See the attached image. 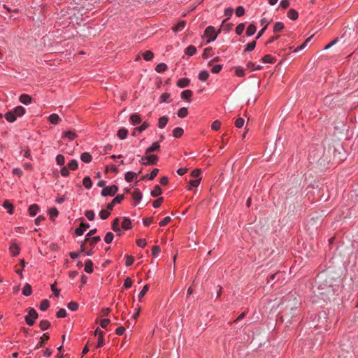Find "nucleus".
Returning <instances> with one entry per match:
<instances>
[{"instance_id":"obj_56","label":"nucleus","mask_w":358,"mask_h":358,"mask_svg":"<svg viewBox=\"0 0 358 358\" xmlns=\"http://www.w3.org/2000/svg\"><path fill=\"white\" fill-rule=\"evenodd\" d=\"M245 29V24L243 23H240L236 28V33L238 35H241Z\"/></svg>"},{"instance_id":"obj_26","label":"nucleus","mask_w":358,"mask_h":358,"mask_svg":"<svg viewBox=\"0 0 358 358\" xmlns=\"http://www.w3.org/2000/svg\"><path fill=\"white\" fill-rule=\"evenodd\" d=\"M80 159L83 162L90 163L92 161V156L89 152H83L80 156Z\"/></svg>"},{"instance_id":"obj_2","label":"nucleus","mask_w":358,"mask_h":358,"mask_svg":"<svg viewBox=\"0 0 358 358\" xmlns=\"http://www.w3.org/2000/svg\"><path fill=\"white\" fill-rule=\"evenodd\" d=\"M158 157L155 155H145V157L141 158V163L143 165H155L157 163Z\"/></svg>"},{"instance_id":"obj_41","label":"nucleus","mask_w":358,"mask_h":358,"mask_svg":"<svg viewBox=\"0 0 358 358\" xmlns=\"http://www.w3.org/2000/svg\"><path fill=\"white\" fill-rule=\"evenodd\" d=\"M167 69V66L164 63H160L158 65H157L155 68V71L158 73H162L164 72Z\"/></svg>"},{"instance_id":"obj_1","label":"nucleus","mask_w":358,"mask_h":358,"mask_svg":"<svg viewBox=\"0 0 358 358\" xmlns=\"http://www.w3.org/2000/svg\"><path fill=\"white\" fill-rule=\"evenodd\" d=\"M38 316V315L35 309L29 308L28 309V314L24 317L26 323L29 326H32L34 324V320L37 319Z\"/></svg>"},{"instance_id":"obj_55","label":"nucleus","mask_w":358,"mask_h":358,"mask_svg":"<svg viewBox=\"0 0 358 358\" xmlns=\"http://www.w3.org/2000/svg\"><path fill=\"white\" fill-rule=\"evenodd\" d=\"M220 127H221V122L219 120H215L211 124L212 129H213L215 131H218L220 129Z\"/></svg>"},{"instance_id":"obj_4","label":"nucleus","mask_w":358,"mask_h":358,"mask_svg":"<svg viewBox=\"0 0 358 358\" xmlns=\"http://www.w3.org/2000/svg\"><path fill=\"white\" fill-rule=\"evenodd\" d=\"M117 190H118L117 186L114 185L109 186V187H106L102 189L101 195L103 196H114L115 194V193L117 192Z\"/></svg>"},{"instance_id":"obj_9","label":"nucleus","mask_w":358,"mask_h":358,"mask_svg":"<svg viewBox=\"0 0 358 358\" xmlns=\"http://www.w3.org/2000/svg\"><path fill=\"white\" fill-rule=\"evenodd\" d=\"M129 120L133 125H136L141 122V117L136 113L131 115Z\"/></svg>"},{"instance_id":"obj_14","label":"nucleus","mask_w":358,"mask_h":358,"mask_svg":"<svg viewBox=\"0 0 358 358\" xmlns=\"http://www.w3.org/2000/svg\"><path fill=\"white\" fill-rule=\"evenodd\" d=\"M62 137L66 138L69 140L72 141L77 137V134H76L75 131L70 130V131H67L64 132L63 134Z\"/></svg>"},{"instance_id":"obj_39","label":"nucleus","mask_w":358,"mask_h":358,"mask_svg":"<svg viewBox=\"0 0 358 358\" xmlns=\"http://www.w3.org/2000/svg\"><path fill=\"white\" fill-rule=\"evenodd\" d=\"M112 229L114 231L118 232L119 235H120V229L119 227V220L117 218L115 219L112 224Z\"/></svg>"},{"instance_id":"obj_64","label":"nucleus","mask_w":358,"mask_h":358,"mask_svg":"<svg viewBox=\"0 0 358 358\" xmlns=\"http://www.w3.org/2000/svg\"><path fill=\"white\" fill-rule=\"evenodd\" d=\"M132 285V280L130 278H127L124 280L123 287L126 289H129Z\"/></svg>"},{"instance_id":"obj_12","label":"nucleus","mask_w":358,"mask_h":358,"mask_svg":"<svg viewBox=\"0 0 358 358\" xmlns=\"http://www.w3.org/2000/svg\"><path fill=\"white\" fill-rule=\"evenodd\" d=\"M6 120L9 122H13L16 120V115L14 114L13 110L8 111L4 115Z\"/></svg>"},{"instance_id":"obj_25","label":"nucleus","mask_w":358,"mask_h":358,"mask_svg":"<svg viewBox=\"0 0 358 358\" xmlns=\"http://www.w3.org/2000/svg\"><path fill=\"white\" fill-rule=\"evenodd\" d=\"M122 227L125 229L128 230L131 228V222L129 219L124 217L122 222Z\"/></svg>"},{"instance_id":"obj_11","label":"nucleus","mask_w":358,"mask_h":358,"mask_svg":"<svg viewBox=\"0 0 358 358\" xmlns=\"http://www.w3.org/2000/svg\"><path fill=\"white\" fill-rule=\"evenodd\" d=\"M190 80L188 78H180L177 82V85L180 88L187 87L189 84Z\"/></svg>"},{"instance_id":"obj_46","label":"nucleus","mask_w":358,"mask_h":358,"mask_svg":"<svg viewBox=\"0 0 358 358\" xmlns=\"http://www.w3.org/2000/svg\"><path fill=\"white\" fill-rule=\"evenodd\" d=\"M68 168L71 170H76L78 168V162L76 159H72L68 163Z\"/></svg>"},{"instance_id":"obj_21","label":"nucleus","mask_w":358,"mask_h":358,"mask_svg":"<svg viewBox=\"0 0 358 358\" xmlns=\"http://www.w3.org/2000/svg\"><path fill=\"white\" fill-rule=\"evenodd\" d=\"M127 134H128V130L125 128L120 129L117 134V136L120 139H125L127 136Z\"/></svg>"},{"instance_id":"obj_15","label":"nucleus","mask_w":358,"mask_h":358,"mask_svg":"<svg viewBox=\"0 0 358 358\" xmlns=\"http://www.w3.org/2000/svg\"><path fill=\"white\" fill-rule=\"evenodd\" d=\"M50 338L49 335L48 334H44L41 338H40V342L36 345V348L38 349L42 348L44 345V343L45 341H47Z\"/></svg>"},{"instance_id":"obj_63","label":"nucleus","mask_w":358,"mask_h":358,"mask_svg":"<svg viewBox=\"0 0 358 358\" xmlns=\"http://www.w3.org/2000/svg\"><path fill=\"white\" fill-rule=\"evenodd\" d=\"M244 122H245L244 119H243L241 117H238L235 122V125L238 128H241L243 126Z\"/></svg>"},{"instance_id":"obj_50","label":"nucleus","mask_w":358,"mask_h":358,"mask_svg":"<svg viewBox=\"0 0 358 358\" xmlns=\"http://www.w3.org/2000/svg\"><path fill=\"white\" fill-rule=\"evenodd\" d=\"M67 306L71 310L76 311L78 308V303L76 301H71Z\"/></svg>"},{"instance_id":"obj_54","label":"nucleus","mask_w":358,"mask_h":358,"mask_svg":"<svg viewBox=\"0 0 358 358\" xmlns=\"http://www.w3.org/2000/svg\"><path fill=\"white\" fill-rule=\"evenodd\" d=\"M262 60L264 63H270L272 64L274 62L275 59L271 55H266L263 58Z\"/></svg>"},{"instance_id":"obj_22","label":"nucleus","mask_w":358,"mask_h":358,"mask_svg":"<svg viewBox=\"0 0 358 358\" xmlns=\"http://www.w3.org/2000/svg\"><path fill=\"white\" fill-rule=\"evenodd\" d=\"M298 16V12L294 9H289L287 12V17L292 20H296Z\"/></svg>"},{"instance_id":"obj_47","label":"nucleus","mask_w":358,"mask_h":358,"mask_svg":"<svg viewBox=\"0 0 358 358\" xmlns=\"http://www.w3.org/2000/svg\"><path fill=\"white\" fill-rule=\"evenodd\" d=\"M227 20H224L222 21L220 29L218 32H220L221 29H225L226 31H229L232 27V24H226Z\"/></svg>"},{"instance_id":"obj_7","label":"nucleus","mask_w":358,"mask_h":358,"mask_svg":"<svg viewBox=\"0 0 358 358\" xmlns=\"http://www.w3.org/2000/svg\"><path fill=\"white\" fill-rule=\"evenodd\" d=\"M90 225L87 223H81L80 227L77 228L75 233L77 236H81L84 231L89 228Z\"/></svg>"},{"instance_id":"obj_59","label":"nucleus","mask_w":358,"mask_h":358,"mask_svg":"<svg viewBox=\"0 0 358 358\" xmlns=\"http://www.w3.org/2000/svg\"><path fill=\"white\" fill-rule=\"evenodd\" d=\"M245 13V10H244V8L241 6H238L236 9V15L238 16V17H241V16H243Z\"/></svg>"},{"instance_id":"obj_57","label":"nucleus","mask_w":358,"mask_h":358,"mask_svg":"<svg viewBox=\"0 0 358 358\" xmlns=\"http://www.w3.org/2000/svg\"><path fill=\"white\" fill-rule=\"evenodd\" d=\"M66 315V311L64 308H60L56 313V316L58 318L65 317Z\"/></svg>"},{"instance_id":"obj_52","label":"nucleus","mask_w":358,"mask_h":358,"mask_svg":"<svg viewBox=\"0 0 358 358\" xmlns=\"http://www.w3.org/2000/svg\"><path fill=\"white\" fill-rule=\"evenodd\" d=\"M113 234L112 232H108L104 238V241L106 243H110L113 240Z\"/></svg>"},{"instance_id":"obj_33","label":"nucleus","mask_w":358,"mask_h":358,"mask_svg":"<svg viewBox=\"0 0 358 358\" xmlns=\"http://www.w3.org/2000/svg\"><path fill=\"white\" fill-rule=\"evenodd\" d=\"M137 176V173L132 172V171H128L125 174V180L127 182H131L133 179Z\"/></svg>"},{"instance_id":"obj_19","label":"nucleus","mask_w":358,"mask_h":358,"mask_svg":"<svg viewBox=\"0 0 358 358\" xmlns=\"http://www.w3.org/2000/svg\"><path fill=\"white\" fill-rule=\"evenodd\" d=\"M169 118L166 116L161 117L158 120V127L160 129H163L165 127L166 124L168 123Z\"/></svg>"},{"instance_id":"obj_8","label":"nucleus","mask_w":358,"mask_h":358,"mask_svg":"<svg viewBox=\"0 0 358 358\" xmlns=\"http://www.w3.org/2000/svg\"><path fill=\"white\" fill-rule=\"evenodd\" d=\"M19 99L22 103L25 105H28L31 102V97L27 94H21Z\"/></svg>"},{"instance_id":"obj_60","label":"nucleus","mask_w":358,"mask_h":358,"mask_svg":"<svg viewBox=\"0 0 358 358\" xmlns=\"http://www.w3.org/2000/svg\"><path fill=\"white\" fill-rule=\"evenodd\" d=\"M56 161H57V163L59 164V165H64V163H65V159H64V157L62 155H58L57 157H56Z\"/></svg>"},{"instance_id":"obj_29","label":"nucleus","mask_w":358,"mask_h":358,"mask_svg":"<svg viewBox=\"0 0 358 358\" xmlns=\"http://www.w3.org/2000/svg\"><path fill=\"white\" fill-rule=\"evenodd\" d=\"M3 206L4 208L8 210V213L9 214H13V206L10 202H9L8 200L4 201V202L3 203Z\"/></svg>"},{"instance_id":"obj_6","label":"nucleus","mask_w":358,"mask_h":358,"mask_svg":"<svg viewBox=\"0 0 358 358\" xmlns=\"http://www.w3.org/2000/svg\"><path fill=\"white\" fill-rule=\"evenodd\" d=\"M270 21H268L266 18L264 17L261 20V24L264 25L263 29H261L256 36V39H259L264 33L268 25L269 24Z\"/></svg>"},{"instance_id":"obj_13","label":"nucleus","mask_w":358,"mask_h":358,"mask_svg":"<svg viewBox=\"0 0 358 358\" xmlns=\"http://www.w3.org/2000/svg\"><path fill=\"white\" fill-rule=\"evenodd\" d=\"M15 115H16L17 117H21L25 113V109L24 107L19 106L14 108L13 110Z\"/></svg>"},{"instance_id":"obj_34","label":"nucleus","mask_w":358,"mask_h":358,"mask_svg":"<svg viewBox=\"0 0 358 358\" xmlns=\"http://www.w3.org/2000/svg\"><path fill=\"white\" fill-rule=\"evenodd\" d=\"M256 29H257L256 26L253 24H251L247 28L246 34L249 36H252L255 33Z\"/></svg>"},{"instance_id":"obj_20","label":"nucleus","mask_w":358,"mask_h":358,"mask_svg":"<svg viewBox=\"0 0 358 358\" xmlns=\"http://www.w3.org/2000/svg\"><path fill=\"white\" fill-rule=\"evenodd\" d=\"M39 210V207L36 204H32L29 207V213L31 216H35Z\"/></svg>"},{"instance_id":"obj_23","label":"nucleus","mask_w":358,"mask_h":358,"mask_svg":"<svg viewBox=\"0 0 358 358\" xmlns=\"http://www.w3.org/2000/svg\"><path fill=\"white\" fill-rule=\"evenodd\" d=\"M85 271L88 273H91L93 272V263L91 260L88 259L86 262H85Z\"/></svg>"},{"instance_id":"obj_45","label":"nucleus","mask_w":358,"mask_h":358,"mask_svg":"<svg viewBox=\"0 0 358 358\" xmlns=\"http://www.w3.org/2000/svg\"><path fill=\"white\" fill-rule=\"evenodd\" d=\"M188 111L187 108H181L178 112V115L179 117L183 118L185 117L187 115Z\"/></svg>"},{"instance_id":"obj_30","label":"nucleus","mask_w":358,"mask_h":358,"mask_svg":"<svg viewBox=\"0 0 358 358\" xmlns=\"http://www.w3.org/2000/svg\"><path fill=\"white\" fill-rule=\"evenodd\" d=\"M159 172V169H154L152 172L150 173V175H145L143 177V179H148V180H153L156 176L157 175Z\"/></svg>"},{"instance_id":"obj_16","label":"nucleus","mask_w":358,"mask_h":358,"mask_svg":"<svg viewBox=\"0 0 358 358\" xmlns=\"http://www.w3.org/2000/svg\"><path fill=\"white\" fill-rule=\"evenodd\" d=\"M9 249L13 256H17L20 253V248L15 243H12Z\"/></svg>"},{"instance_id":"obj_62","label":"nucleus","mask_w":358,"mask_h":358,"mask_svg":"<svg viewBox=\"0 0 358 358\" xmlns=\"http://www.w3.org/2000/svg\"><path fill=\"white\" fill-rule=\"evenodd\" d=\"M255 46H256L255 41L250 42L247 45L245 51H252L255 49Z\"/></svg>"},{"instance_id":"obj_24","label":"nucleus","mask_w":358,"mask_h":358,"mask_svg":"<svg viewBox=\"0 0 358 358\" xmlns=\"http://www.w3.org/2000/svg\"><path fill=\"white\" fill-rule=\"evenodd\" d=\"M186 22L184 20L179 22L174 27H173V30L175 32L180 31L182 30L185 27Z\"/></svg>"},{"instance_id":"obj_10","label":"nucleus","mask_w":358,"mask_h":358,"mask_svg":"<svg viewBox=\"0 0 358 358\" xmlns=\"http://www.w3.org/2000/svg\"><path fill=\"white\" fill-rule=\"evenodd\" d=\"M160 148V145L158 142H155L152 145L148 148L145 150V155L150 154L152 152L157 151Z\"/></svg>"},{"instance_id":"obj_44","label":"nucleus","mask_w":358,"mask_h":358,"mask_svg":"<svg viewBox=\"0 0 358 358\" xmlns=\"http://www.w3.org/2000/svg\"><path fill=\"white\" fill-rule=\"evenodd\" d=\"M50 326V322L48 320H41L39 324V327L42 330L48 329Z\"/></svg>"},{"instance_id":"obj_3","label":"nucleus","mask_w":358,"mask_h":358,"mask_svg":"<svg viewBox=\"0 0 358 358\" xmlns=\"http://www.w3.org/2000/svg\"><path fill=\"white\" fill-rule=\"evenodd\" d=\"M218 33L219 32H217V33L215 32V29L213 27H212V26L208 27L204 31L205 36L208 38L207 43H210L211 41H215V38H217Z\"/></svg>"},{"instance_id":"obj_43","label":"nucleus","mask_w":358,"mask_h":358,"mask_svg":"<svg viewBox=\"0 0 358 358\" xmlns=\"http://www.w3.org/2000/svg\"><path fill=\"white\" fill-rule=\"evenodd\" d=\"M50 306V302L47 299H44L41 302L40 309L43 311L46 310Z\"/></svg>"},{"instance_id":"obj_31","label":"nucleus","mask_w":358,"mask_h":358,"mask_svg":"<svg viewBox=\"0 0 358 358\" xmlns=\"http://www.w3.org/2000/svg\"><path fill=\"white\" fill-rule=\"evenodd\" d=\"M196 52V48L194 46V45H189L186 49H185V54L189 55V56H192L194 55Z\"/></svg>"},{"instance_id":"obj_35","label":"nucleus","mask_w":358,"mask_h":358,"mask_svg":"<svg viewBox=\"0 0 358 358\" xmlns=\"http://www.w3.org/2000/svg\"><path fill=\"white\" fill-rule=\"evenodd\" d=\"M183 134V129L180 127H176L173 130V136L175 138H180Z\"/></svg>"},{"instance_id":"obj_37","label":"nucleus","mask_w":358,"mask_h":358,"mask_svg":"<svg viewBox=\"0 0 358 358\" xmlns=\"http://www.w3.org/2000/svg\"><path fill=\"white\" fill-rule=\"evenodd\" d=\"M83 185L87 188V189H90L92 187V180L90 177L87 176V177H85L83 180Z\"/></svg>"},{"instance_id":"obj_32","label":"nucleus","mask_w":358,"mask_h":358,"mask_svg":"<svg viewBox=\"0 0 358 358\" xmlns=\"http://www.w3.org/2000/svg\"><path fill=\"white\" fill-rule=\"evenodd\" d=\"M132 198L136 201H139L142 199V194L139 189H135L132 193Z\"/></svg>"},{"instance_id":"obj_40","label":"nucleus","mask_w":358,"mask_h":358,"mask_svg":"<svg viewBox=\"0 0 358 358\" xmlns=\"http://www.w3.org/2000/svg\"><path fill=\"white\" fill-rule=\"evenodd\" d=\"M209 74L206 71H201L199 74V79L201 81H206L208 78Z\"/></svg>"},{"instance_id":"obj_5","label":"nucleus","mask_w":358,"mask_h":358,"mask_svg":"<svg viewBox=\"0 0 358 358\" xmlns=\"http://www.w3.org/2000/svg\"><path fill=\"white\" fill-rule=\"evenodd\" d=\"M124 199L123 194H119L116 196L110 203L107 205V208L109 210H112L115 203H120Z\"/></svg>"},{"instance_id":"obj_17","label":"nucleus","mask_w":358,"mask_h":358,"mask_svg":"<svg viewBox=\"0 0 358 358\" xmlns=\"http://www.w3.org/2000/svg\"><path fill=\"white\" fill-rule=\"evenodd\" d=\"M149 126H150V124L148 122H143L140 127L135 128V129L132 134L133 136H135L137 131L141 132V131L145 130L147 128L149 127Z\"/></svg>"},{"instance_id":"obj_48","label":"nucleus","mask_w":358,"mask_h":358,"mask_svg":"<svg viewBox=\"0 0 358 358\" xmlns=\"http://www.w3.org/2000/svg\"><path fill=\"white\" fill-rule=\"evenodd\" d=\"M284 29V24L282 22H276L273 27V31L274 32H279L282 31Z\"/></svg>"},{"instance_id":"obj_28","label":"nucleus","mask_w":358,"mask_h":358,"mask_svg":"<svg viewBox=\"0 0 358 358\" xmlns=\"http://www.w3.org/2000/svg\"><path fill=\"white\" fill-rule=\"evenodd\" d=\"M162 193V189L159 185H155L154 189L151 192L150 194L153 197H157Z\"/></svg>"},{"instance_id":"obj_58","label":"nucleus","mask_w":358,"mask_h":358,"mask_svg":"<svg viewBox=\"0 0 358 358\" xmlns=\"http://www.w3.org/2000/svg\"><path fill=\"white\" fill-rule=\"evenodd\" d=\"M134 262V258L133 256L131 255H127L126 256V262H125V265L127 266H131Z\"/></svg>"},{"instance_id":"obj_53","label":"nucleus","mask_w":358,"mask_h":358,"mask_svg":"<svg viewBox=\"0 0 358 358\" xmlns=\"http://www.w3.org/2000/svg\"><path fill=\"white\" fill-rule=\"evenodd\" d=\"M148 289H149L148 285H145L143 287V289L139 293V295H138V300L139 301H141V299L144 296V295L146 294V292L148 291Z\"/></svg>"},{"instance_id":"obj_49","label":"nucleus","mask_w":358,"mask_h":358,"mask_svg":"<svg viewBox=\"0 0 358 358\" xmlns=\"http://www.w3.org/2000/svg\"><path fill=\"white\" fill-rule=\"evenodd\" d=\"M110 210H101L99 213V215H100V217L102 219V220H106V218L108 217V216L110 215Z\"/></svg>"},{"instance_id":"obj_27","label":"nucleus","mask_w":358,"mask_h":358,"mask_svg":"<svg viewBox=\"0 0 358 358\" xmlns=\"http://www.w3.org/2000/svg\"><path fill=\"white\" fill-rule=\"evenodd\" d=\"M31 292H32V289H31V285L28 283H26L23 287L22 294L24 296H29L31 294Z\"/></svg>"},{"instance_id":"obj_38","label":"nucleus","mask_w":358,"mask_h":358,"mask_svg":"<svg viewBox=\"0 0 358 358\" xmlns=\"http://www.w3.org/2000/svg\"><path fill=\"white\" fill-rule=\"evenodd\" d=\"M154 57V54L150 50H147L143 54V57L145 61H150Z\"/></svg>"},{"instance_id":"obj_61","label":"nucleus","mask_w":358,"mask_h":358,"mask_svg":"<svg viewBox=\"0 0 358 358\" xmlns=\"http://www.w3.org/2000/svg\"><path fill=\"white\" fill-rule=\"evenodd\" d=\"M100 241H101V238L99 236H94L89 241L90 242V246L93 247L95 244H96Z\"/></svg>"},{"instance_id":"obj_36","label":"nucleus","mask_w":358,"mask_h":358,"mask_svg":"<svg viewBox=\"0 0 358 358\" xmlns=\"http://www.w3.org/2000/svg\"><path fill=\"white\" fill-rule=\"evenodd\" d=\"M192 92L189 90H185L181 93V98L183 99L189 100L192 96Z\"/></svg>"},{"instance_id":"obj_42","label":"nucleus","mask_w":358,"mask_h":358,"mask_svg":"<svg viewBox=\"0 0 358 358\" xmlns=\"http://www.w3.org/2000/svg\"><path fill=\"white\" fill-rule=\"evenodd\" d=\"M58 214H59V212L55 208H51L49 210L50 218L52 220H54L55 218L57 217Z\"/></svg>"},{"instance_id":"obj_51","label":"nucleus","mask_w":358,"mask_h":358,"mask_svg":"<svg viewBox=\"0 0 358 358\" xmlns=\"http://www.w3.org/2000/svg\"><path fill=\"white\" fill-rule=\"evenodd\" d=\"M85 215L90 221H92L94 219V213L92 210H86L85 213Z\"/></svg>"},{"instance_id":"obj_18","label":"nucleus","mask_w":358,"mask_h":358,"mask_svg":"<svg viewBox=\"0 0 358 358\" xmlns=\"http://www.w3.org/2000/svg\"><path fill=\"white\" fill-rule=\"evenodd\" d=\"M48 120L51 124H57L61 119L57 114L53 113L48 117Z\"/></svg>"}]
</instances>
